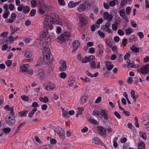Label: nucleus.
Segmentation results:
<instances>
[{
  "label": "nucleus",
  "instance_id": "nucleus-46",
  "mask_svg": "<svg viewBox=\"0 0 149 149\" xmlns=\"http://www.w3.org/2000/svg\"><path fill=\"white\" fill-rule=\"evenodd\" d=\"M66 76V74L65 72H62L60 74V77L61 78L65 79Z\"/></svg>",
  "mask_w": 149,
  "mask_h": 149
},
{
  "label": "nucleus",
  "instance_id": "nucleus-19",
  "mask_svg": "<svg viewBox=\"0 0 149 149\" xmlns=\"http://www.w3.org/2000/svg\"><path fill=\"white\" fill-rule=\"evenodd\" d=\"M16 14L15 13H12L11 15V19H10V23L13 22L16 17Z\"/></svg>",
  "mask_w": 149,
  "mask_h": 149
},
{
  "label": "nucleus",
  "instance_id": "nucleus-35",
  "mask_svg": "<svg viewBox=\"0 0 149 149\" xmlns=\"http://www.w3.org/2000/svg\"><path fill=\"white\" fill-rule=\"evenodd\" d=\"M88 62H90V61L89 60V58H88V57H87V56L85 57L84 58L82 59V62L83 63H87Z\"/></svg>",
  "mask_w": 149,
  "mask_h": 149
},
{
  "label": "nucleus",
  "instance_id": "nucleus-33",
  "mask_svg": "<svg viewBox=\"0 0 149 149\" xmlns=\"http://www.w3.org/2000/svg\"><path fill=\"white\" fill-rule=\"evenodd\" d=\"M79 19L80 22L83 23L85 25L87 24V22L86 20L82 17H80Z\"/></svg>",
  "mask_w": 149,
  "mask_h": 149
},
{
  "label": "nucleus",
  "instance_id": "nucleus-56",
  "mask_svg": "<svg viewBox=\"0 0 149 149\" xmlns=\"http://www.w3.org/2000/svg\"><path fill=\"white\" fill-rule=\"evenodd\" d=\"M111 27L112 29L115 31H116L118 29L117 26L114 24H112Z\"/></svg>",
  "mask_w": 149,
  "mask_h": 149
},
{
  "label": "nucleus",
  "instance_id": "nucleus-24",
  "mask_svg": "<svg viewBox=\"0 0 149 149\" xmlns=\"http://www.w3.org/2000/svg\"><path fill=\"white\" fill-rule=\"evenodd\" d=\"M27 65H23L20 68V70L23 72H26L28 69Z\"/></svg>",
  "mask_w": 149,
  "mask_h": 149
},
{
  "label": "nucleus",
  "instance_id": "nucleus-22",
  "mask_svg": "<svg viewBox=\"0 0 149 149\" xmlns=\"http://www.w3.org/2000/svg\"><path fill=\"white\" fill-rule=\"evenodd\" d=\"M145 144L144 142L142 141L139 143H138V149H145Z\"/></svg>",
  "mask_w": 149,
  "mask_h": 149
},
{
  "label": "nucleus",
  "instance_id": "nucleus-39",
  "mask_svg": "<svg viewBox=\"0 0 149 149\" xmlns=\"http://www.w3.org/2000/svg\"><path fill=\"white\" fill-rule=\"evenodd\" d=\"M21 98L22 100L25 101H28L29 99V97L25 95H23L21 97Z\"/></svg>",
  "mask_w": 149,
  "mask_h": 149
},
{
  "label": "nucleus",
  "instance_id": "nucleus-16",
  "mask_svg": "<svg viewBox=\"0 0 149 149\" xmlns=\"http://www.w3.org/2000/svg\"><path fill=\"white\" fill-rule=\"evenodd\" d=\"M10 28L12 31H11V33L10 34L11 35L13 34L14 33L17 32L19 31V28L18 27H16L15 26H11L10 27Z\"/></svg>",
  "mask_w": 149,
  "mask_h": 149
},
{
  "label": "nucleus",
  "instance_id": "nucleus-27",
  "mask_svg": "<svg viewBox=\"0 0 149 149\" xmlns=\"http://www.w3.org/2000/svg\"><path fill=\"white\" fill-rule=\"evenodd\" d=\"M130 49L132 51L136 53H138L139 50V49L138 47H136L134 45L130 47Z\"/></svg>",
  "mask_w": 149,
  "mask_h": 149
},
{
  "label": "nucleus",
  "instance_id": "nucleus-23",
  "mask_svg": "<svg viewBox=\"0 0 149 149\" xmlns=\"http://www.w3.org/2000/svg\"><path fill=\"white\" fill-rule=\"evenodd\" d=\"M39 100L41 102L46 103L49 101L48 98L46 96H45L43 98L41 97L40 98Z\"/></svg>",
  "mask_w": 149,
  "mask_h": 149
},
{
  "label": "nucleus",
  "instance_id": "nucleus-50",
  "mask_svg": "<svg viewBox=\"0 0 149 149\" xmlns=\"http://www.w3.org/2000/svg\"><path fill=\"white\" fill-rule=\"evenodd\" d=\"M118 35L121 36H122L124 34V32L121 29H120L118 30Z\"/></svg>",
  "mask_w": 149,
  "mask_h": 149
},
{
  "label": "nucleus",
  "instance_id": "nucleus-55",
  "mask_svg": "<svg viewBox=\"0 0 149 149\" xmlns=\"http://www.w3.org/2000/svg\"><path fill=\"white\" fill-rule=\"evenodd\" d=\"M53 28V26L52 24H51L50 25H48L47 26L46 28V31H47V33L48 32V29L52 30Z\"/></svg>",
  "mask_w": 149,
  "mask_h": 149
},
{
  "label": "nucleus",
  "instance_id": "nucleus-18",
  "mask_svg": "<svg viewBox=\"0 0 149 149\" xmlns=\"http://www.w3.org/2000/svg\"><path fill=\"white\" fill-rule=\"evenodd\" d=\"M78 4L77 2L74 3L73 1H70L68 4V6L70 8H73L77 6Z\"/></svg>",
  "mask_w": 149,
  "mask_h": 149
},
{
  "label": "nucleus",
  "instance_id": "nucleus-29",
  "mask_svg": "<svg viewBox=\"0 0 149 149\" xmlns=\"http://www.w3.org/2000/svg\"><path fill=\"white\" fill-rule=\"evenodd\" d=\"M30 10V8L27 6H24V8L23 9V12L25 14H27L28 13Z\"/></svg>",
  "mask_w": 149,
  "mask_h": 149
},
{
  "label": "nucleus",
  "instance_id": "nucleus-53",
  "mask_svg": "<svg viewBox=\"0 0 149 149\" xmlns=\"http://www.w3.org/2000/svg\"><path fill=\"white\" fill-rule=\"evenodd\" d=\"M16 40V38H14L13 36H10V44H11L13 43V42L15 40Z\"/></svg>",
  "mask_w": 149,
  "mask_h": 149
},
{
  "label": "nucleus",
  "instance_id": "nucleus-41",
  "mask_svg": "<svg viewBox=\"0 0 149 149\" xmlns=\"http://www.w3.org/2000/svg\"><path fill=\"white\" fill-rule=\"evenodd\" d=\"M132 29L128 28L127 29L125 32V33L127 35L130 34L132 33Z\"/></svg>",
  "mask_w": 149,
  "mask_h": 149
},
{
  "label": "nucleus",
  "instance_id": "nucleus-61",
  "mask_svg": "<svg viewBox=\"0 0 149 149\" xmlns=\"http://www.w3.org/2000/svg\"><path fill=\"white\" fill-rule=\"evenodd\" d=\"M137 34L139 36L140 38H143L144 37V35L143 33L142 32H138Z\"/></svg>",
  "mask_w": 149,
  "mask_h": 149
},
{
  "label": "nucleus",
  "instance_id": "nucleus-43",
  "mask_svg": "<svg viewBox=\"0 0 149 149\" xmlns=\"http://www.w3.org/2000/svg\"><path fill=\"white\" fill-rule=\"evenodd\" d=\"M31 5L33 7H35L36 6V2L35 0H32L31 1Z\"/></svg>",
  "mask_w": 149,
  "mask_h": 149
},
{
  "label": "nucleus",
  "instance_id": "nucleus-2",
  "mask_svg": "<svg viewBox=\"0 0 149 149\" xmlns=\"http://www.w3.org/2000/svg\"><path fill=\"white\" fill-rule=\"evenodd\" d=\"M71 36V34L69 32H65L58 37V41L61 43H62L66 40H68L69 38Z\"/></svg>",
  "mask_w": 149,
  "mask_h": 149
},
{
  "label": "nucleus",
  "instance_id": "nucleus-44",
  "mask_svg": "<svg viewBox=\"0 0 149 149\" xmlns=\"http://www.w3.org/2000/svg\"><path fill=\"white\" fill-rule=\"evenodd\" d=\"M18 7L17 8V10L19 11H22L24 8V6L22 4H21L19 6H18Z\"/></svg>",
  "mask_w": 149,
  "mask_h": 149
},
{
  "label": "nucleus",
  "instance_id": "nucleus-5",
  "mask_svg": "<svg viewBox=\"0 0 149 149\" xmlns=\"http://www.w3.org/2000/svg\"><path fill=\"white\" fill-rule=\"evenodd\" d=\"M104 19H107L108 22L111 21L112 19L113 16L111 14H109L107 12H105L103 15Z\"/></svg>",
  "mask_w": 149,
  "mask_h": 149
},
{
  "label": "nucleus",
  "instance_id": "nucleus-12",
  "mask_svg": "<svg viewBox=\"0 0 149 149\" xmlns=\"http://www.w3.org/2000/svg\"><path fill=\"white\" fill-rule=\"evenodd\" d=\"M100 115H102V116L100 117L101 118H102V117L103 116L105 120H108V117L105 110H101Z\"/></svg>",
  "mask_w": 149,
  "mask_h": 149
},
{
  "label": "nucleus",
  "instance_id": "nucleus-64",
  "mask_svg": "<svg viewBox=\"0 0 149 149\" xmlns=\"http://www.w3.org/2000/svg\"><path fill=\"white\" fill-rule=\"evenodd\" d=\"M88 131V128L86 127H84L81 130V132L83 133L86 132Z\"/></svg>",
  "mask_w": 149,
  "mask_h": 149
},
{
  "label": "nucleus",
  "instance_id": "nucleus-30",
  "mask_svg": "<svg viewBox=\"0 0 149 149\" xmlns=\"http://www.w3.org/2000/svg\"><path fill=\"white\" fill-rule=\"evenodd\" d=\"M136 65L135 64L134 62L133 61L132 63H131L129 65H127V67L128 68H135L136 67Z\"/></svg>",
  "mask_w": 149,
  "mask_h": 149
},
{
  "label": "nucleus",
  "instance_id": "nucleus-1",
  "mask_svg": "<svg viewBox=\"0 0 149 149\" xmlns=\"http://www.w3.org/2000/svg\"><path fill=\"white\" fill-rule=\"evenodd\" d=\"M51 38L48 37L47 39H42L40 41V45L42 48V52L43 54V61H40V63L42 64L43 62L45 64H48L51 61V53L50 49L47 48V46L50 44Z\"/></svg>",
  "mask_w": 149,
  "mask_h": 149
},
{
  "label": "nucleus",
  "instance_id": "nucleus-9",
  "mask_svg": "<svg viewBox=\"0 0 149 149\" xmlns=\"http://www.w3.org/2000/svg\"><path fill=\"white\" fill-rule=\"evenodd\" d=\"M97 130L100 134L102 135H105L107 132L106 129L102 126L97 127Z\"/></svg>",
  "mask_w": 149,
  "mask_h": 149
},
{
  "label": "nucleus",
  "instance_id": "nucleus-37",
  "mask_svg": "<svg viewBox=\"0 0 149 149\" xmlns=\"http://www.w3.org/2000/svg\"><path fill=\"white\" fill-rule=\"evenodd\" d=\"M89 121L91 123H93V124H94L95 125H98V123L97 122V121L93 119L92 118H90L89 120Z\"/></svg>",
  "mask_w": 149,
  "mask_h": 149
},
{
  "label": "nucleus",
  "instance_id": "nucleus-4",
  "mask_svg": "<svg viewBox=\"0 0 149 149\" xmlns=\"http://www.w3.org/2000/svg\"><path fill=\"white\" fill-rule=\"evenodd\" d=\"M60 63L61 65V66L59 68V70L61 71H65L67 68L66 63L65 61L61 60L60 61Z\"/></svg>",
  "mask_w": 149,
  "mask_h": 149
},
{
  "label": "nucleus",
  "instance_id": "nucleus-63",
  "mask_svg": "<svg viewBox=\"0 0 149 149\" xmlns=\"http://www.w3.org/2000/svg\"><path fill=\"white\" fill-rule=\"evenodd\" d=\"M127 40L126 38H124L123 39L122 41V43L124 46H125L127 45Z\"/></svg>",
  "mask_w": 149,
  "mask_h": 149
},
{
  "label": "nucleus",
  "instance_id": "nucleus-40",
  "mask_svg": "<svg viewBox=\"0 0 149 149\" xmlns=\"http://www.w3.org/2000/svg\"><path fill=\"white\" fill-rule=\"evenodd\" d=\"M96 63L93 61H92L91 63V68H96Z\"/></svg>",
  "mask_w": 149,
  "mask_h": 149
},
{
  "label": "nucleus",
  "instance_id": "nucleus-51",
  "mask_svg": "<svg viewBox=\"0 0 149 149\" xmlns=\"http://www.w3.org/2000/svg\"><path fill=\"white\" fill-rule=\"evenodd\" d=\"M131 11V8L130 7H127L126 8V12L127 14H129Z\"/></svg>",
  "mask_w": 149,
  "mask_h": 149
},
{
  "label": "nucleus",
  "instance_id": "nucleus-58",
  "mask_svg": "<svg viewBox=\"0 0 149 149\" xmlns=\"http://www.w3.org/2000/svg\"><path fill=\"white\" fill-rule=\"evenodd\" d=\"M3 131L5 134L9 132V127L5 128L3 130Z\"/></svg>",
  "mask_w": 149,
  "mask_h": 149
},
{
  "label": "nucleus",
  "instance_id": "nucleus-26",
  "mask_svg": "<svg viewBox=\"0 0 149 149\" xmlns=\"http://www.w3.org/2000/svg\"><path fill=\"white\" fill-rule=\"evenodd\" d=\"M120 16L123 18H125V10L122 9L119 11Z\"/></svg>",
  "mask_w": 149,
  "mask_h": 149
},
{
  "label": "nucleus",
  "instance_id": "nucleus-38",
  "mask_svg": "<svg viewBox=\"0 0 149 149\" xmlns=\"http://www.w3.org/2000/svg\"><path fill=\"white\" fill-rule=\"evenodd\" d=\"M98 33L99 36L102 38H103L105 37V34L103 32L101 31H98Z\"/></svg>",
  "mask_w": 149,
  "mask_h": 149
},
{
  "label": "nucleus",
  "instance_id": "nucleus-57",
  "mask_svg": "<svg viewBox=\"0 0 149 149\" xmlns=\"http://www.w3.org/2000/svg\"><path fill=\"white\" fill-rule=\"evenodd\" d=\"M136 40V38L135 36H133V37L130 38L129 40V42H132L133 41H135Z\"/></svg>",
  "mask_w": 149,
  "mask_h": 149
},
{
  "label": "nucleus",
  "instance_id": "nucleus-6",
  "mask_svg": "<svg viewBox=\"0 0 149 149\" xmlns=\"http://www.w3.org/2000/svg\"><path fill=\"white\" fill-rule=\"evenodd\" d=\"M10 114L11 116H10V125H13L15 123V113L13 110L10 111Z\"/></svg>",
  "mask_w": 149,
  "mask_h": 149
},
{
  "label": "nucleus",
  "instance_id": "nucleus-14",
  "mask_svg": "<svg viewBox=\"0 0 149 149\" xmlns=\"http://www.w3.org/2000/svg\"><path fill=\"white\" fill-rule=\"evenodd\" d=\"M55 88V85L52 83H50L46 86V89L48 91L53 90Z\"/></svg>",
  "mask_w": 149,
  "mask_h": 149
},
{
  "label": "nucleus",
  "instance_id": "nucleus-52",
  "mask_svg": "<svg viewBox=\"0 0 149 149\" xmlns=\"http://www.w3.org/2000/svg\"><path fill=\"white\" fill-rule=\"evenodd\" d=\"M127 2L126 0H121L120 6L122 7L125 4H127Z\"/></svg>",
  "mask_w": 149,
  "mask_h": 149
},
{
  "label": "nucleus",
  "instance_id": "nucleus-31",
  "mask_svg": "<svg viewBox=\"0 0 149 149\" xmlns=\"http://www.w3.org/2000/svg\"><path fill=\"white\" fill-rule=\"evenodd\" d=\"M130 93L134 101L135 102L136 101V98L135 97V91L133 90L131 91Z\"/></svg>",
  "mask_w": 149,
  "mask_h": 149
},
{
  "label": "nucleus",
  "instance_id": "nucleus-28",
  "mask_svg": "<svg viewBox=\"0 0 149 149\" xmlns=\"http://www.w3.org/2000/svg\"><path fill=\"white\" fill-rule=\"evenodd\" d=\"M28 113V111L26 110H24L20 112L19 114L22 117L26 116V114Z\"/></svg>",
  "mask_w": 149,
  "mask_h": 149
},
{
  "label": "nucleus",
  "instance_id": "nucleus-48",
  "mask_svg": "<svg viewBox=\"0 0 149 149\" xmlns=\"http://www.w3.org/2000/svg\"><path fill=\"white\" fill-rule=\"evenodd\" d=\"M98 8L96 6H93V12L96 14H97L98 12Z\"/></svg>",
  "mask_w": 149,
  "mask_h": 149
},
{
  "label": "nucleus",
  "instance_id": "nucleus-42",
  "mask_svg": "<svg viewBox=\"0 0 149 149\" xmlns=\"http://www.w3.org/2000/svg\"><path fill=\"white\" fill-rule=\"evenodd\" d=\"M9 11H5L3 15V17L4 19H6L9 15Z\"/></svg>",
  "mask_w": 149,
  "mask_h": 149
},
{
  "label": "nucleus",
  "instance_id": "nucleus-47",
  "mask_svg": "<svg viewBox=\"0 0 149 149\" xmlns=\"http://www.w3.org/2000/svg\"><path fill=\"white\" fill-rule=\"evenodd\" d=\"M114 114L117 118L119 119L121 118V116L117 111H115L114 112Z\"/></svg>",
  "mask_w": 149,
  "mask_h": 149
},
{
  "label": "nucleus",
  "instance_id": "nucleus-8",
  "mask_svg": "<svg viewBox=\"0 0 149 149\" xmlns=\"http://www.w3.org/2000/svg\"><path fill=\"white\" fill-rule=\"evenodd\" d=\"M72 45L74 48V50L75 51L77 50L78 48L80 45V42L78 40H75L72 42Z\"/></svg>",
  "mask_w": 149,
  "mask_h": 149
},
{
  "label": "nucleus",
  "instance_id": "nucleus-17",
  "mask_svg": "<svg viewBox=\"0 0 149 149\" xmlns=\"http://www.w3.org/2000/svg\"><path fill=\"white\" fill-rule=\"evenodd\" d=\"M93 139L95 142H96V143L98 144H100L102 146H103L104 143H103L102 141L97 137H95Z\"/></svg>",
  "mask_w": 149,
  "mask_h": 149
},
{
  "label": "nucleus",
  "instance_id": "nucleus-60",
  "mask_svg": "<svg viewBox=\"0 0 149 149\" xmlns=\"http://www.w3.org/2000/svg\"><path fill=\"white\" fill-rule=\"evenodd\" d=\"M115 1L116 0H113V1H110L109 3V5L111 7L114 6L115 4Z\"/></svg>",
  "mask_w": 149,
  "mask_h": 149
},
{
  "label": "nucleus",
  "instance_id": "nucleus-45",
  "mask_svg": "<svg viewBox=\"0 0 149 149\" xmlns=\"http://www.w3.org/2000/svg\"><path fill=\"white\" fill-rule=\"evenodd\" d=\"M36 13V10L34 9L31 10L30 13V15L31 16H34Z\"/></svg>",
  "mask_w": 149,
  "mask_h": 149
},
{
  "label": "nucleus",
  "instance_id": "nucleus-25",
  "mask_svg": "<svg viewBox=\"0 0 149 149\" xmlns=\"http://www.w3.org/2000/svg\"><path fill=\"white\" fill-rule=\"evenodd\" d=\"M50 21H52L54 23V24H58L61 25V24L62 23L60 22L59 21H58L57 19L55 18H54L53 17H52L50 19Z\"/></svg>",
  "mask_w": 149,
  "mask_h": 149
},
{
  "label": "nucleus",
  "instance_id": "nucleus-20",
  "mask_svg": "<svg viewBox=\"0 0 149 149\" xmlns=\"http://www.w3.org/2000/svg\"><path fill=\"white\" fill-rule=\"evenodd\" d=\"M88 98L86 96H82L80 99V104H83L87 100Z\"/></svg>",
  "mask_w": 149,
  "mask_h": 149
},
{
  "label": "nucleus",
  "instance_id": "nucleus-49",
  "mask_svg": "<svg viewBox=\"0 0 149 149\" xmlns=\"http://www.w3.org/2000/svg\"><path fill=\"white\" fill-rule=\"evenodd\" d=\"M64 109H63V116L65 117H68V113L64 110Z\"/></svg>",
  "mask_w": 149,
  "mask_h": 149
},
{
  "label": "nucleus",
  "instance_id": "nucleus-15",
  "mask_svg": "<svg viewBox=\"0 0 149 149\" xmlns=\"http://www.w3.org/2000/svg\"><path fill=\"white\" fill-rule=\"evenodd\" d=\"M97 47L98 48L99 54L100 55L104 52V47L102 44H100L97 45Z\"/></svg>",
  "mask_w": 149,
  "mask_h": 149
},
{
  "label": "nucleus",
  "instance_id": "nucleus-34",
  "mask_svg": "<svg viewBox=\"0 0 149 149\" xmlns=\"http://www.w3.org/2000/svg\"><path fill=\"white\" fill-rule=\"evenodd\" d=\"M117 137L115 138L113 140V146L115 148H116L118 147V143L116 142V141L118 140Z\"/></svg>",
  "mask_w": 149,
  "mask_h": 149
},
{
  "label": "nucleus",
  "instance_id": "nucleus-21",
  "mask_svg": "<svg viewBox=\"0 0 149 149\" xmlns=\"http://www.w3.org/2000/svg\"><path fill=\"white\" fill-rule=\"evenodd\" d=\"M57 134H58V135L61 139H64L65 138V132L63 131H59L57 132Z\"/></svg>",
  "mask_w": 149,
  "mask_h": 149
},
{
  "label": "nucleus",
  "instance_id": "nucleus-62",
  "mask_svg": "<svg viewBox=\"0 0 149 149\" xmlns=\"http://www.w3.org/2000/svg\"><path fill=\"white\" fill-rule=\"evenodd\" d=\"M62 31V29L61 27H58L57 28V30H56V33L58 34H60V33Z\"/></svg>",
  "mask_w": 149,
  "mask_h": 149
},
{
  "label": "nucleus",
  "instance_id": "nucleus-54",
  "mask_svg": "<svg viewBox=\"0 0 149 149\" xmlns=\"http://www.w3.org/2000/svg\"><path fill=\"white\" fill-rule=\"evenodd\" d=\"M49 20L48 19H47V21L45 20L43 22V24L44 25V27L45 29L46 28L47 26L48 25V21Z\"/></svg>",
  "mask_w": 149,
  "mask_h": 149
},
{
  "label": "nucleus",
  "instance_id": "nucleus-3",
  "mask_svg": "<svg viewBox=\"0 0 149 149\" xmlns=\"http://www.w3.org/2000/svg\"><path fill=\"white\" fill-rule=\"evenodd\" d=\"M88 3L87 1H84V3L79 5L78 6V10L80 12H82L88 8Z\"/></svg>",
  "mask_w": 149,
  "mask_h": 149
},
{
  "label": "nucleus",
  "instance_id": "nucleus-32",
  "mask_svg": "<svg viewBox=\"0 0 149 149\" xmlns=\"http://www.w3.org/2000/svg\"><path fill=\"white\" fill-rule=\"evenodd\" d=\"M32 55V54L29 51L26 52L25 54V57L26 58H29L31 57Z\"/></svg>",
  "mask_w": 149,
  "mask_h": 149
},
{
  "label": "nucleus",
  "instance_id": "nucleus-7",
  "mask_svg": "<svg viewBox=\"0 0 149 149\" xmlns=\"http://www.w3.org/2000/svg\"><path fill=\"white\" fill-rule=\"evenodd\" d=\"M141 70L143 71L141 72L143 74H146L149 72V64H148L145 65H143L141 68Z\"/></svg>",
  "mask_w": 149,
  "mask_h": 149
},
{
  "label": "nucleus",
  "instance_id": "nucleus-59",
  "mask_svg": "<svg viewBox=\"0 0 149 149\" xmlns=\"http://www.w3.org/2000/svg\"><path fill=\"white\" fill-rule=\"evenodd\" d=\"M8 35V32H4L1 33L0 36L1 37H5Z\"/></svg>",
  "mask_w": 149,
  "mask_h": 149
},
{
  "label": "nucleus",
  "instance_id": "nucleus-10",
  "mask_svg": "<svg viewBox=\"0 0 149 149\" xmlns=\"http://www.w3.org/2000/svg\"><path fill=\"white\" fill-rule=\"evenodd\" d=\"M105 63L107 70H111L114 67V65L111 64V62L110 61H107L105 62Z\"/></svg>",
  "mask_w": 149,
  "mask_h": 149
},
{
  "label": "nucleus",
  "instance_id": "nucleus-11",
  "mask_svg": "<svg viewBox=\"0 0 149 149\" xmlns=\"http://www.w3.org/2000/svg\"><path fill=\"white\" fill-rule=\"evenodd\" d=\"M101 29L104 32H106L108 33H112V31L108 27L105 26L104 25H103L101 27Z\"/></svg>",
  "mask_w": 149,
  "mask_h": 149
},
{
  "label": "nucleus",
  "instance_id": "nucleus-13",
  "mask_svg": "<svg viewBox=\"0 0 149 149\" xmlns=\"http://www.w3.org/2000/svg\"><path fill=\"white\" fill-rule=\"evenodd\" d=\"M46 10V7L45 5L43 4L40 6L39 11L40 14H43L45 13Z\"/></svg>",
  "mask_w": 149,
  "mask_h": 149
},
{
  "label": "nucleus",
  "instance_id": "nucleus-36",
  "mask_svg": "<svg viewBox=\"0 0 149 149\" xmlns=\"http://www.w3.org/2000/svg\"><path fill=\"white\" fill-rule=\"evenodd\" d=\"M100 112L97 110H94L93 112V114L95 116H97L100 114Z\"/></svg>",
  "mask_w": 149,
  "mask_h": 149
}]
</instances>
